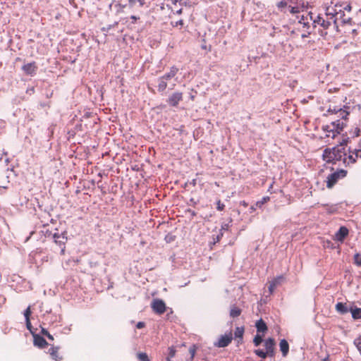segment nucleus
<instances>
[{
  "mask_svg": "<svg viewBox=\"0 0 361 361\" xmlns=\"http://www.w3.org/2000/svg\"><path fill=\"white\" fill-rule=\"evenodd\" d=\"M223 236V232L219 231V233L216 235V236L213 238L214 241L212 243V245H215L216 243L219 242Z\"/></svg>",
  "mask_w": 361,
  "mask_h": 361,
  "instance_id": "nucleus-51",
  "label": "nucleus"
},
{
  "mask_svg": "<svg viewBox=\"0 0 361 361\" xmlns=\"http://www.w3.org/2000/svg\"><path fill=\"white\" fill-rule=\"evenodd\" d=\"M186 212L190 213L192 217L195 216L197 215V213L194 210H192L190 209H188L186 210Z\"/></svg>",
  "mask_w": 361,
  "mask_h": 361,
  "instance_id": "nucleus-61",
  "label": "nucleus"
},
{
  "mask_svg": "<svg viewBox=\"0 0 361 361\" xmlns=\"http://www.w3.org/2000/svg\"><path fill=\"white\" fill-rule=\"evenodd\" d=\"M130 18L133 20L132 23H135L137 20L140 19V17L135 15H132L130 16Z\"/></svg>",
  "mask_w": 361,
  "mask_h": 361,
  "instance_id": "nucleus-59",
  "label": "nucleus"
},
{
  "mask_svg": "<svg viewBox=\"0 0 361 361\" xmlns=\"http://www.w3.org/2000/svg\"><path fill=\"white\" fill-rule=\"evenodd\" d=\"M167 80L164 79L163 76H160L158 78V91L159 92H163L167 87Z\"/></svg>",
  "mask_w": 361,
  "mask_h": 361,
  "instance_id": "nucleus-23",
  "label": "nucleus"
},
{
  "mask_svg": "<svg viewBox=\"0 0 361 361\" xmlns=\"http://www.w3.org/2000/svg\"><path fill=\"white\" fill-rule=\"evenodd\" d=\"M145 326V323L144 322H138L136 324L137 329H142Z\"/></svg>",
  "mask_w": 361,
  "mask_h": 361,
  "instance_id": "nucleus-55",
  "label": "nucleus"
},
{
  "mask_svg": "<svg viewBox=\"0 0 361 361\" xmlns=\"http://www.w3.org/2000/svg\"><path fill=\"white\" fill-rule=\"evenodd\" d=\"M347 173L346 170L341 169L330 173L326 178V187L331 188L339 179L345 178Z\"/></svg>",
  "mask_w": 361,
  "mask_h": 361,
  "instance_id": "nucleus-4",
  "label": "nucleus"
},
{
  "mask_svg": "<svg viewBox=\"0 0 361 361\" xmlns=\"http://www.w3.org/2000/svg\"><path fill=\"white\" fill-rule=\"evenodd\" d=\"M269 200L270 198L268 196L263 197L260 200L257 201L255 203V206L258 207H262V206L264 204L267 203Z\"/></svg>",
  "mask_w": 361,
  "mask_h": 361,
  "instance_id": "nucleus-30",
  "label": "nucleus"
},
{
  "mask_svg": "<svg viewBox=\"0 0 361 361\" xmlns=\"http://www.w3.org/2000/svg\"><path fill=\"white\" fill-rule=\"evenodd\" d=\"M240 204L243 206L244 207H247L248 206V203L245 200H242L240 202Z\"/></svg>",
  "mask_w": 361,
  "mask_h": 361,
  "instance_id": "nucleus-64",
  "label": "nucleus"
},
{
  "mask_svg": "<svg viewBox=\"0 0 361 361\" xmlns=\"http://www.w3.org/2000/svg\"><path fill=\"white\" fill-rule=\"evenodd\" d=\"M25 325L27 330L30 331V334L33 336L35 334H36L37 329H34L32 324L30 322V319L25 320Z\"/></svg>",
  "mask_w": 361,
  "mask_h": 361,
  "instance_id": "nucleus-31",
  "label": "nucleus"
},
{
  "mask_svg": "<svg viewBox=\"0 0 361 361\" xmlns=\"http://www.w3.org/2000/svg\"><path fill=\"white\" fill-rule=\"evenodd\" d=\"M350 107L346 105L341 107V111H338V117L339 118L338 119H341V121L348 119V116L350 114V111H348Z\"/></svg>",
  "mask_w": 361,
  "mask_h": 361,
  "instance_id": "nucleus-16",
  "label": "nucleus"
},
{
  "mask_svg": "<svg viewBox=\"0 0 361 361\" xmlns=\"http://www.w3.org/2000/svg\"><path fill=\"white\" fill-rule=\"evenodd\" d=\"M325 14L327 16V19L333 20V23H334V27L338 28V18H336V16L338 14L337 11L335 8H334L328 6V7L326 8Z\"/></svg>",
  "mask_w": 361,
  "mask_h": 361,
  "instance_id": "nucleus-11",
  "label": "nucleus"
},
{
  "mask_svg": "<svg viewBox=\"0 0 361 361\" xmlns=\"http://www.w3.org/2000/svg\"><path fill=\"white\" fill-rule=\"evenodd\" d=\"M348 164H353L357 161L358 157L361 158V138L358 140L356 145H349L348 148Z\"/></svg>",
  "mask_w": 361,
  "mask_h": 361,
  "instance_id": "nucleus-3",
  "label": "nucleus"
},
{
  "mask_svg": "<svg viewBox=\"0 0 361 361\" xmlns=\"http://www.w3.org/2000/svg\"><path fill=\"white\" fill-rule=\"evenodd\" d=\"M322 129L323 131L326 133H331L333 134V130L331 125H324L322 126Z\"/></svg>",
  "mask_w": 361,
  "mask_h": 361,
  "instance_id": "nucleus-50",
  "label": "nucleus"
},
{
  "mask_svg": "<svg viewBox=\"0 0 361 361\" xmlns=\"http://www.w3.org/2000/svg\"><path fill=\"white\" fill-rule=\"evenodd\" d=\"M349 230L345 226H341L335 233V239L341 243H343L345 238L348 235Z\"/></svg>",
  "mask_w": 361,
  "mask_h": 361,
  "instance_id": "nucleus-13",
  "label": "nucleus"
},
{
  "mask_svg": "<svg viewBox=\"0 0 361 361\" xmlns=\"http://www.w3.org/2000/svg\"><path fill=\"white\" fill-rule=\"evenodd\" d=\"M276 6L279 9H281L287 6V2L284 0H282L276 4Z\"/></svg>",
  "mask_w": 361,
  "mask_h": 361,
  "instance_id": "nucleus-53",
  "label": "nucleus"
},
{
  "mask_svg": "<svg viewBox=\"0 0 361 361\" xmlns=\"http://www.w3.org/2000/svg\"><path fill=\"white\" fill-rule=\"evenodd\" d=\"M183 100V93L180 92H174L166 100L167 104L171 107L178 106L179 102Z\"/></svg>",
  "mask_w": 361,
  "mask_h": 361,
  "instance_id": "nucleus-8",
  "label": "nucleus"
},
{
  "mask_svg": "<svg viewBox=\"0 0 361 361\" xmlns=\"http://www.w3.org/2000/svg\"><path fill=\"white\" fill-rule=\"evenodd\" d=\"M54 232L49 231L48 229L44 231V235L48 240H50L51 239L52 235H54Z\"/></svg>",
  "mask_w": 361,
  "mask_h": 361,
  "instance_id": "nucleus-42",
  "label": "nucleus"
},
{
  "mask_svg": "<svg viewBox=\"0 0 361 361\" xmlns=\"http://www.w3.org/2000/svg\"><path fill=\"white\" fill-rule=\"evenodd\" d=\"M289 8H290V13H291L292 14H295V13H300V9L298 6H289Z\"/></svg>",
  "mask_w": 361,
  "mask_h": 361,
  "instance_id": "nucleus-49",
  "label": "nucleus"
},
{
  "mask_svg": "<svg viewBox=\"0 0 361 361\" xmlns=\"http://www.w3.org/2000/svg\"><path fill=\"white\" fill-rule=\"evenodd\" d=\"M244 334V327L243 326H237L235 329L234 336L236 339L238 340V342L242 341L243 336Z\"/></svg>",
  "mask_w": 361,
  "mask_h": 361,
  "instance_id": "nucleus-24",
  "label": "nucleus"
},
{
  "mask_svg": "<svg viewBox=\"0 0 361 361\" xmlns=\"http://www.w3.org/2000/svg\"><path fill=\"white\" fill-rule=\"evenodd\" d=\"M67 233H68L66 231H63L59 233L58 228H56L54 235H52V238L50 240L56 246L59 247L60 254L61 255H63L65 254L66 243L68 240Z\"/></svg>",
  "mask_w": 361,
  "mask_h": 361,
  "instance_id": "nucleus-2",
  "label": "nucleus"
},
{
  "mask_svg": "<svg viewBox=\"0 0 361 361\" xmlns=\"http://www.w3.org/2000/svg\"><path fill=\"white\" fill-rule=\"evenodd\" d=\"M137 2L139 3V5L140 6L142 7L144 6H148L149 3L148 4H147V2L145 1V0H137Z\"/></svg>",
  "mask_w": 361,
  "mask_h": 361,
  "instance_id": "nucleus-57",
  "label": "nucleus"
},
{
  "mask_svg": "<svg viewBox=\"0 0 361 361\" xmlns=\"http://www.w3.org/2000/svg\"><path fill=\"white\" fill-rule=\"evenodd\" d=\"M353 140H353L352 138H350L347 132H345V133L342 134V140L340 142L341 143V145L348 147V145H353Z\"/></svg>",
  "mask_w": 361,
  "mask_h": 361,
  "instance_id": "nucleus-22",
  "label": "nucleus"
},
{
  "mask_svg": "<svg viewBox=\"0 0 361 361\" xmlns=\"http://www.w3.org/2000/svg\"><path fill=\"white\" fill-rule=\"evenodd\" d=\"M137 356L140 361H150L146 353H137Z\"/></svg>",
  "mask_w": 361,
  "mask_h": 361,
  "instance_id": "nucleus-33",
  "label": "nucleus"
},
{
  "mask_svg": "<svg viewBox=\"0 0 361 361\" xmlns=\"http://www.w3.org/2000/svg\"><path fill=\"white\" fill-rule=\"evenodd\" d=\"M31 313L32 312L30 310V307L29 306L24 310V312H23V314L25 317V320L30 319V317Z\"/></svg>",
  "mask_w": 361,
  "mask_h": 361,
  "instance_id": "nucleus-41",
  "label": "nucleus"
},
{
  "mask_svg": "<svg viewBox=\"0 0 361 361\" xmlns=\"http://www.w3.org/2000/svg\"><path fill=\"white\" fill-rule=\"evenodd\" d=\"M336 311L340 313L341 314H345L350 311V307H348L346 305V303L343 302H338L336 305Z\"/></svg>",
  "mask_w": 361,
  "mask_h": 361,
  "instance_id": "nucleus-17",
  "label": "nucleus"
},
{
  "mask_svg": "<svg viewBox=\"0 0 361 361\" xmlns=\"http://www.w3.org/2000/svg\"><path fill=\"white\" fill-rule=\"evenodd\" d=\"M233 340V335L231 331L224 335H221L218 341L214 343V346L217 348L227 347Z\"/></svg>",
  "mask_w": 361,
  "mask_h": 361,
  "instance_id": "nucleus-6",
  "label": "nucleus"
},
{
  "mask_svg": "<svg viewBox=\"0 0 361 361\" xmlns=\"http://www.w3.org/2000/svg\"><path fill=\"white\" fill-rule=\"evenodd\" d=\"M87 264L90 267V268L94 269L99 267L100 264L98 261H96L93 259H90L88 260Z\"/></svg>",
  "mask_w": 361,
  "mask_h": 361,
  "instance_id": "nucleus-34",
  "label": "nucleus"
},
{
  "mask_svg": "<svg viewBox=\"0 0 361 361\" xmlns=\"http://www.w3.org/2000/svg\"><path fill=\"white\" fill-rule=\"evenodd\" d=\"M275 345L276 342L274 338H267L264 342V346L266 348V354L269 357H274L275 355Z\"/></svg>",
  "mask_w": 361,
  "mask_h": 361,
  "instance_id": "nucleus-10",
  "label": "nucleus"
},
{
  "mask_svg": "<svg viewBox=\"0 0 361 361\" xmlns=\"http://www.w3.org/2000/svg\"><path fill=\"white\" fill-rule=\"evenodd\" d=\"M198 202V200H195L194 198L192 197L189 200V202H187V204L195 207L197 204Z\"/></svg>",
  "mask_w": 361,
  "mask_h": 361,
  "instance_id": "nucleus-54",
  "label": "nucleus"
},
{
  "mask_svg": "<svg viewBox=\"0 0 361 361\" xmlns=\"http://www.w3.org/2000/svg\"><path fill=\"white\" fill-rule=\"evenodd\" d=\"M41 334L43 336H47L49 340H50V341H53L54 340L53 336L51 334H50L49 332L46 329H44L43 327H42Z\"/></svg>",
  "mask_w": 361,
  "mask_h": 361,
  "instance_id": "nucleus-36",
  "label": "nucleus"
},
{
  "mask_svg": "<svg viewBox=\"0 0 361 361\" xmlns=\"http://www.w3.org/2000/svg\"><path fill=\"white\" fill-rule=\"evenodd\" d=\"M360 133H361V130L359 128L356 127L354 129H351L347 133L349 135L350 138H352L353 140H355V138H357V137L360 136Z\"/></svg>",
  "mask_w": 361,
  "mask_h": 361,
  "instance_id": "nucleus-26",
  "label": "nucleus"
},
{
  "mask_svg": "<svg viewBox=\"0 0 361 361\" xmlns=\"http://www.w3.org/2000/svg\"><path fill=\"white\" fill-rule=\"evenodd\" d=\"M255 326L257 332L264 333L268 329L266 322L262 318L256 322Z\"/></svg>",
  "mask_w": 361,
  "mask_h": 361,
  "instance_id": "nucleus-19",
  "label": "nucleus"
},
{
  "mask_svg": "<svg viewBox=\"0 0 361 361\" xmlns=\"http://www.w3.org/2000/svg\"><path fill=\"white\" fill-rule=\"evenodd\" d=\"M279 348L283 357H286L289 352V344L285 338L280 341Z\"/></svg>",
  "mask_w": 361,
  "mask_h": 361,
  "instance_id": "nucleus-14",
  "label": "nucleus"
},
{
  "mask_svg": "<svg viewBox=\"0 0 361 361\" xmlns=\"http://www.w3.org/2000/svg\"><path fill=\"white\" fill-rule=\"evenodd\" d=\"M354 264L357 267H361V254L355 253L354 255Z\"/></svg>",
  "mask_w": 361,
  "mask_h": 361,
  "instance_id": "nucleus-35",
  "label": "nucleus"
},
{
  "mask_svg": "<svg viewBox=\"0 0 361 361\" xmlns=\"http://www.w3.org/2000/svg\"><path fill=\"white\" fill-rule=\"evenodd\" d=\"M297 6L299 7L300 12H302L308 8L309 3L304 1H300Z\"/></svg>",
  "mask_w": 361,
  "mask_h": 361,
  "instance_id": "nucleus-29",
  "label": "nucleus"
},
{
  "mask_svg": "<svg viewBox=\"0 0 361 361\" xmlns=\"http://www.w3.org/2000/svg\"><path fill=\"white\" fill-rule=\"evenodd\" d=\"M59 347L51 346L49 350V353L51 355V358L56 361H59L61 360V357L59 356Z\"/></svg>",
  "mask_w": 361,
  "mask_h": 361,
  "instance_id": "nucleus-21",
  "label": "nucleus"
},
{
  "mask_svg": "<svg viewBox=\"0 0 361 361\" xmlns=\"http://www.w3.org/2000/svg\"><path fill=\"white\" fill-rule=\"evenodd\" d=\"M44 90L45 91H44V92L43 94H44V97L47 99L51 98L52 96H53L54 91L48 89V87H50V85L47 83V84H44Z\"/></svg>",
  "mask_w": 361,
  "mask_h": 361,
  "instance_id": "nucleus-28",
  "label": "nucleus"
},
{
  "mask_svg": "<svg viewBox=\"0 0 361 361\" xmlns=\"http://www.w3.org/2000/svg\"><path fill=\"white\" fill-rule=\"evenodd\" d=\"M331 126L333 130V135H331V137L335 138L337 135L341 133L344 128L346 126V123L343 121H341V119H337L332 121L331 123Z\"/></svg>",
  "mask_w": 361,
  "mask_h": 361,
  "instance_id": "nucleus-7",
  "label": "nucleus"
},
{
  "mask_svg": "<svg viewBox=\"0 0 361 361\" xmlns=\"http://www.w3.org/2000/svg\"><path fill=\"white\" fill-rule=\"evenodd\" d=\"M255 354L257 355L258 357L265 359L267 357V355L266 354V352L264 351L262 349H257L254 351Z\"/></svg>",
  "mask_w": 361,
  "mask_h": 361,
  "instance_id": "nucleus-32",
  "label": "nucleus"
},
{
  "mask_svg": "<svg viewBox=\"0 0 361 361\" xmlns=\"http://www.w3.org/2000/svg\"><path fill=\"white\" fill-rule=\"evenodd\" d=\"M33 344L40 349H44L48 345L45 338L40 334H35L33 336Z\"/></svg>",
  "mask_w": 361,
  "mask_h": 361,
  "instance_id": "nucleus-12",
  "label": "nucleus"
},
{
  "mask_svg": "<svg viewBox=\"0 0 361 361\" xmlns=\"http://www.w3.org/2000/svg\"><path fill=\"white\" fill-rule=\"evenodd\" d=\"M232 221V219H230L229 223H223L221 226V229L219 231L223 232L224 231H228L230 227V223Z\"/></svg>",
  "mask_w": 361,
  "mask_h": 361,
  "instance_id": "nucleus-47",
  "label": "nucleus"
},
{
  "mask_svg": "<svg viewBox=\"0 0 361 361\" xmlns=\"http://www.w3.org/2000/svg\"><path fill=\"white\" fill-rule=\"evenodd\" d=\"M322 159L328 164H336L338 161H342L345 166L350 165V164H348V157H345L339 152L331 151L329 149V147H326L324 149Z\"/></svg>",
  "mask_w": 361,
  "mask_h": 361,
  "instance_id": "nucleus-1",
  "label": "nucleus"
},
{
  "mask_svg": "<svg viewBox=\"0 0 361 361\" xmlns=\"http://www.w3.org/2000/svg\"><path fill=\"white\" fill-rule=\"evenodd\" d=\"M178 72V68L176 67L175 66L171 67L169 72L165 73L163 75V78L166 79L167 80H171L172 78H173L177 73Z\"/></svg>",
  "mask_w": 361,
  "mask_h": 361,
  "instance_id": "nucleus-20",
  "label": "nucleus"
},
{
  "mask_svg": "<svg viewBox=\"0 0 361 361\" xmlns=\"http://www.w3.org/2000/svg\"><path fill=\"white\" fill-rule=\"evenodd\" d=\"M216 209L218 211H223L225 208V205L224 203L221 202L220 200H217L216 202Z\"/></svg>",
  "mask_w": 361,
  "mask_h": 361,
  "instance_id": "nucleus-45",
  "label": "nucleus"
},
{
  "mask_svg": "<svg viewBox=\"0 0 361 361\" xmlns=\"http://www.w3.org/2000/svg\"><path fill=\"white\" fill-rule=\"evenodd\" d=\"M22 71L27 75L34 76L36 75L38 67L36 64L35 61H32L30 63H25L22 68Z\"/></svg>",
  "mask_w": 361,
  "mask_h": 361,
  "instance_id": "nucleus-9",
  "label": "nucleus"
},
{
  "mask_svg": "<svg viewBox=\"0 0 361 361\" xmlns=\"http://www.w3.org/2000/svg\"><path fill=\"white\" fill-rule=\"evenodd\" d=\"M331 25V23L330 20L327 19L325 20L324 18L322 20L321 26L324 29L326 30L329 27V26Z\"/></svg>",
  "mask_w": 361,
  "mask_h": 361,
  "instance_id": "nucleus-38",
  "label": "nucleus"
},
{
  "mask_svg": "<svg viewBox=\"0 0 361 361\" xmlns=\"http://www.w3.org/2000/svg\"><path fill=\"white\" fill-rule=\"evenodd\" d=\"M323 18L320 16V15H318L316 18L312 20V25L314 27H316L317 25H321V23Z\"/></svg>",
  "mask_w": 361,
  "mask_h": 361,
  "instance_id": "nucleus-39",
  "label": "nucleus"
},
{
  "mask_svg": "<svg viewBox=\"0 0 361 361\" xmlns=\"http://www.w3.org/2000/svg\"><path fill=\"white\" fill-rule=\"evenodd\" d=\"M151 307L153 312L157 314H162L166 310L165 302L159 298L154 299L151 302Z\"/></svg>",
  "mask_w": 361,
  "mask_h": 361,
  "instance_id": "nucleus-5",
  "label": "nucleus"
},
{
  "mask_svg": "<svg viewBox=\"0 0 361 361\" xmlns=\"http://www.w3.org/2000/svg\"><path fill=\"white\" fill-rule=\"evenodd\" d=\"M307 20V16H302L300 19L298 20V23L302 24Z\"/></svg>",
  "mask_w": 361,
  "mask_h": 361,
  "instance_id": "nucleus-60",
  "label": "nucleus"
},
{
  "mask_svg": "<svg viewBox=\"0 0 361 361\" xmlns=\"http://www.w3.org/2000/svg\"><path fill=\"white\" fill-rule=\"evenodd\" d=\"M196 345H192V346L190 347L189 348V353L190 354V359L191 360H193L194 357H195V352H196Z\"/></svg>",
  "mask_w": 361,
  "mask_h": 361,
  "instance_id": "nucleus-44",
  "label": "nucleus"
},
{
  "mask_svg": "<svg viewBox=\"0 0 361 361\" xmlns=\"http://www.w3.org/2000/svg\"><path fill=\"white\" fill-rule=\"evenodd\" d=\"M311 33H312L311 31H307L306 33L302 34L301 37H302V38L308 37L311 35Z\"/></svg>",
  "mask_w": 361,
  "mask_h": 361,
  "instance_id": "nucleus-63",
  "label": "nucleus"
},
{
  "mask_svg": "<svg viewBox=\"0 0 361 361\" xmlns=\"http://www.w3.org/2000/svg\"><path fill=\"white\" fill-rule=\"evenodd\" d=\"M27 93L30 94H34L35 93V87H32L30 88H28L27 90Z\"/></svg>",
  "mask_w": 361,
  "mask_h": 361,
  "instance_id": "nucleus-62",
  "label": "nucleus"
},
{
  "mask_svg": "<svg viewBox=\"0 0 361 361\" xmlns=\"http://www.w3.org/2000/svg\"><path fill=\"white\" fill-rule=\"evenodd\" d=\"M284 279L283 276L281 275V276H276V278H274L271 282L276 286H277L278 285L281 284V283L282 282V281Z\"/></svg>",
  "mask_w": 361,
  "mask_h": 361,
  "instance_id": "nucleus-37",
  "label": "nucleus"
},
{
  "mask_svg": "<svg viewBox=\"0 0 361 361\" xmlns=\"http://www.w3.org/2000/svg\"><path fill=\"white\" fill-rule=\"evenodd\" d=\"M341 111V107L338 106H334V107H329L327 110V113L331 114H338V111Z\"/></svg>",
  "mask_w": 361,
  "mask_h": 361,
  "instance_id": "nucleus-43",
  "label": "nucleus"
},
{
  "mask_svg": "<svg viewBox=\"0 0 361 361\" xmlns=\"http://www.w3.org/2000/svg\"><path fill=\"white\" fill-rule=\"evenodd\" d=\"M136 2H137V0H128V6L131 8H133Z\"/></svg>",
  "mask_w": 361,
  "mask_h": 361,
  "instance_id": "nucleus-56",
  "label": "nucleus"
},
{
  "mask_svg": "<svg viewBox=\"0 0 361 361\" xmlns=\"http://www.w3.org/2000/svg\"><path fill=\"white\" fill-rule=\"evenodd\" d=\"M322 206L328 214H332L337 212L338 208L336 205H330L328 204H322Z\"/></svg>",
  "mask_w": 361,
  "mask_h": 361,
  "instance_id": "nucleus-27",
  "label": "nucleus"
},
{
  "mask_svg": "<svg viewBox=\"0 0 361 361\" xmlns=\"http://www.w3.org/2000/svg\"><path fill=\"white\" fill-rule=\"evenodd\" d=\"M192 4V1L190 0H179V4L180 6H190Z\"/></svg>",
  "mask_w": 361,
  "mask_h": 361,
  "instance_id": "nucleus-52",
  "label": "nucleus"
},
{
  "mask_svg": "<svg viewBox=\"0 0 361 361\" xmlns=\"http://www.w3.org/2000/svg\"><path fill=\"white\" fill-rule=\"evenodd\" d=\"M241 312H242L241 310L234 305L231 306L229 314H230L231 317L235 318V317H238V316H240L241 314Z\"/></svg>",
  "mask_w": 361,
  "mask_h": 361,
  "instance_id": "nucleus-25",
  "label": "nucleus"
},
{
  "mask_svg": "<svg viewBox=\"0 0 361 361\" xmlns=\"http://www.w3.org/2000/svg\"><path fill=\"white\" fill-rule=\"evenodd\" d=\"M349 312L351 313L352 317L354 319L356 320V319H361V308L360 307H357L355 306L354 305H351L350 306Z\"/></svg>",
  "mask_w": 361,
  "mask_h": 361,
  "instance_id": "nucleus-15",
  "label": "nucleus"
},
{
  "mask_svg": "<svg viewBox=\"0 0 361 361\" xmlns=\"http://www.w3.org/2000/svg\"><path fill=\"white\" fill-rule=\"evenodd\" d=\"M276 287V286H275L272 282H271V283H270V285H269V292H270L271 293H273V291H274V288H275Z\"/></svg>",
  "mask_w": 361,
  "mask_h": 361,
  "instance_id": "nucleus-58",
  "label": "nucleus"
},
{
  "mask_svg": "<svg viewBox=\"0 0 361 361\" xmlns=\"http://www.w3.org/2000/svg\"><path fill=\"white\" fill-rule=\"evenodd\" d=\"M262 341V337L259 335H256L253 339V343L255 346L259 345Z\"/></svg>",
  "mask_w": 361,
  "mask_h": 361,
  "instance_id": "nucleus-40",
  "label": "nucleus"
},
{
  "mask_svg": "<svg viewBox=\"0 0 361 361\" xmlns=\"http://www.w3.org/2000/svg\"><path fill=\"white\" fill-rule=\"evenodd\" d=\"M340 13H341L340 18L341 19V22L343 24H345V23H348L351 22L352 20L350 18H348L347 19L343 18V17L345 16V13L343 12H341V10H340Z\"/></svg>",
  "mask_w": 361,
  "mask_h": 361,
  "instance_id": "nucleus-48",
  "label": "nucleus"
},
{
  "mask_svg": "<svg viewBox=\"0 0 361 361\" xmlns=\"http://www.w3.org/2000/svg\"><path fill=\"white\" fill-rule=\"evenodd\" d=\"M168 350H169L168 356H169L170 357H175L176 353V350L175 349V348L173 346L169 347L168 348Z\"/></svg>",
  "mask_w": 361,
  "mask_h": 361,
  "instance_id": "nucleus-46",
  "label": "nucleus"
},
{
  "mask_svg": "<svg viewBox=\"0 0 361 361\" xmlns=\"http://www.w3.org/2000/svg\"><path fill=\"white\" fill-rule=\"evenodd\" d=\"M345 148H346L345 146L341 145V143L339 142L337 145H336L333 147H329V149L331 151H334V152H339L340 154H343L345 157H348V155H347L348 149H346Z\"/></svg>",
  "mask_w": 361,
  "mask_h": 361,
  "instance_id": "nucleus-18",
  "label": "nucleus"
}]
</instances>
